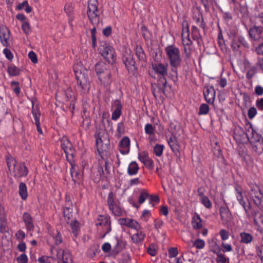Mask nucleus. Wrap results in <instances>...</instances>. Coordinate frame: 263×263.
Returning a JSON list of instances; mask_svg holds the SVG:
<instances>
[{"label": "nucleus", "mask_w": 263, "mask_h": 263, "mask_svg": "<svg viewBox=\"0 0 263 263\" xmlns=\"http://www.w3.org/2000/svg\"><path fill=\"white\" fill-rule=\"evenodd\" d=\"M166 58L168 61L172 76L177 79L178 70L181 67L182 59L180 49L174 45H170L164 48Z\"/></svg>", "instance_id": "nucleus-1"}, {"label": "nucleus", "mask_w": 263, "mask_h": 263, "mask_svg": "<svg viewBox=\"0 0 263 263\" xmlns=\"http://www.w3.org/2000/svg\"><path fill=\"white\" fill-rule=\"evenodd\" d=\"M73 71L78 84L80 85L83 89L87 88L89 82L87 70L83 66L81 61H78L74 64Z\"/></svg>", "instance_id": "nucleus-2"}, {"label": "nucleus", "mask_w": 263, "mask_h": 263, "mask_svg": "<svg viewBox=\"0 0 263 263\" xmlns=\"http://www.w3.org/2000/svg\"><path fill=\"white\" fill-rule=\"evenodd\" d=\"M247 138L251 144L253 150L258 154L263 152V139L250 125L248 129Z\"/></svg>", "instance_id": "nucleus-3"}, {"label": "nucleus", "mask_w": 263, "mask_h": 263, "mask_svg": "<svg viewBox=\"0 0 263 263\" xmlns=\"http://www.w3.org/2000/svg\"><path fill=\"white\" fill-rule=\"evenodd\" d=\"M100 53L109 64H113L117 59L116 53L112 47L106 42L101 43L99 49Z\"/></svg>", "instance_id": "nucleus-4"}, {"label": "nucleus", "mask_w": 263, "mask_h": 263, "mask_svg": "<svg viewBox=\"0 0 263 263\" xmlns=\"http://www.w3.org/2000/svg\"><path fill=\"white\" fill-rule=\"evenodd\" d=\"M95 70L99 79L102 83H108L110 81V71L105 63H97L95 65Z\"/></svg>", "instance_id": "nucleus-5"}, {"label": "nucleus", "mask_w": 263, "mask_h": 263, "mask_svg": "<svg viewBox=\"0 0 263 263\" xmlns=\"http://www.w3.org/2000/svg\"><path fill=\"white\" fill-rule=\"evenodd\" d=\"M87 16L93 25H97L99 22V16L98 11V2L97 0H90L88 2L87 11Z\"/></svg>", "instance_id": "nucleus-6"}, {"label": "nucleus", "mask_w": 263, "mask_h": 263, "mask_svg": "<svg viewBox=\"0 0 263 263\" xmlns=\"http://www.w3.org/2000/svg\"><path fill=\"white\" fill-rule=\"evenodd\" d=\"M96 224L98 230L103 232V237L111 231V228L110 218L106 215H99Z\"/></svg>", "instance_id": "nucleus-7"}, {"label": "nucleus", "mask_w": 263, "mask_h": 263, "mask_svg": "<svg viewBox=\"0 0 263 263\" xmlns=\"http://www.w3.org/2000/svg\"><path fill=\"white\" fill-rule=\"evenodd\" d=\"M251 190L249 193L250 197L253 200L254 203L257 206L263 205V194L260 191V187L256 184L250 185Z\"/></svg>", "instance_id": "nucleus-8"}, {"label": "nucleus", "mask_w": 263, "mask_h": 263, "mask_svg": "<svg viewBox=\"0 0 263 263\" xmlns=\"http://www.w3.org/2000/svg\"><path fill=\"white\" fill-rule=\"evenodd\" d=\"M114 197L113 193L109 192L107 199L109 209L115 216H121L123 213V210L119 204L115 202Z\"/></svg>", "instance_id": "nucleus-9"}, {"label": "nucleus", "mask_w": 263, "mask_h": 263, "mask_svg": "<svg viewBox=\"0 0 263 263\" xmlns=\"http://www.w3.org/2000/svg\"><path fill=\"white\" fill-rule=\"evenodd\" d=\"M182 30L181 33L182 42L183 46H190L192 42L190 37V30L188 23L184 21L182 24Z\"/></svg>", "instance_id": "nucleus-10"}, {"label": "nucleus", "mask_w": 263, "mask_h": 263, "mask_svg": "<svg viewBox=\"0 0 263 263\" xmlns=\"http://www.w3.org/2000/svg\"><path fill=\"white\" fill-rule=\"evenodd\" d=\"M122 60L128 70H132L135 68V61L133 59L132 51L129 49H125L123 54Z\"/></svg>", "instance_id": "nucleus-11"}, {"label": "nucleus", "mask_w": 263, "mask_h": 263, "mask_svg": "<svg viewBox=\"0 0 263 263\" xmlns=\"http://www.w3.org/2000/svg\"><path fill=\"white\" fill-rule=\"evenodd\" d=\"M235 196L237 201L243 207L247 216H249L248 210L247 208L246 202L244 198L242 189L239 186H236L235 188Z\"/></svg>", "instance_id": "nucleus-12"}, {"label": "nucleus", "mask_w": 263, "mask_h": 263, "mask_svg": "<svg viewBox=\"0 0 263 263\" xmlns=\"http://www.w3.org/2000/svg\"><path fill=\"white\" fill-rule=\"evenodd\" d=\"M152 68L155 73L164 77L167 74L168 65L158 63L152 65Z\"/></svg>", "instance_id": "nucleus-13"}, {"label": "nucleus", "mask_w": 263, "mask_h": 263, "mask_svg": "<svg viewBox=\"0 0 263 263\" xmlns=\"http://www.w3.org/2000/svg\"><path fill=\"white\" fill-rule=\"evenodd\" d=\"M130 150V139L127 137H123L120 142L119 151L123 155L127 154Z\"/></svg>", "instance_id": "nucleus-14"}, {"label": "nucleus", "mask_w": 263, "mask_h": 263, "mask_svg": "<svg viewBox=\"0 0 263 263\" xmlns=\"http://www.w3.org/2000/svg\"><path fill=\"white\" fill-rule=\"evenodd\" d=\"M139 160L143 163L146 168L152 170L154 167V162L145 152H143L138 156Z\"/></svg>", "instance_id": "nucleus-15"}, {"label": "nucleus", "mask_w": 263, "mask_h": 263, "mask_svg": "<svg viewBox=\"0 0 263 263\" xmlns=\"http://www.w3.org/2000/svg\"><path fill=\"white\" fill-rule=\"evenodd\" d=\"M119 223L121 225H124L137 230L140 229V226L136 220L129 218H120Z\"/></svg>", "instance_id": "nucleus-16"}, {"label": "nucleus", "mask_w": 263, "mask_h": 263, "mask_svg": "<svg viewBox=\"0 0 263 263\" xmlns=\"http://www.w3.org/2000/svg\"><path fill=\"white\" fill-rule=\"evenodd\" d=\"M203 94L204 97L208 103H212L215 97V92L214 88L213 86L209 87H204L203 89Z\"/></svg>", "instance_id": "nucleus-17"}, {"label": "nucleus", "mask_w": 263, "mask_h": 263, "mask_svg": "<svg viewBox=\"0 0 263 263\" xmlns=\"http://www.w3.org/2000/svg\"><path fill=\"white\" fill-rule=\"evenodd\" d=\"M28 172V168L24 163L16 165L13 170L14 176L18 178L27 176Z\"/></svg>", "instance_id": "nucleus-18"}, {"label": "nucleus", "mask_w": 263, "mask_h": 263, "mask_svg": "<svg viewBox=\"0 0 263 263\" xmlns=\"http://www.w3.org/2000/svg\"><path fill=\"white\" fill-rule=\"evenodd\" d=\"M9 30L4 25L0 27V39L4 46H8L7 40L10 36Z\"/></svg>", "instance_id": "nucleus-19"}, {"label": "nucleus", "mask_w": 263, "mask_h": 263, "mask_svg": "<svg viewBox=\"0 0 263 263\" xmlns=\"http://www.w3.org/2000/svg\"><path fill=\"white\" fill-rule=\"evenodd\" d=\"M155 128L151 124L147 123L144 127V131L148 135V140L150 142L156 141V136L155 134Z\"/></svg>", "instance_id": "nucleus-20"}, {"label": "nucleus", "mask_w": 263, "mask_h": 263, "mask_svg": "<svg viewBox=\"0 0 263 263\" xmlns=\"http://www.w3.org/2000/svg\"><path fill=\"white\" fill-rule=\"evenodd\" d=\"M248 130L246 133L241 127L237 126L234 128V138L238 142L242 141L246 137H247Z\"/></svg>", "instance_id": "nucleus-21"}, {"label": "nucleus", "mask_w": 263, "mask_h": 263, "mask_svg": "<svg viewBox=\"0 0 263 263\" xmlns=\"http://www.w3.org/2000/svg\"><path fill=\"white\" fill-rule=\"evenodd\" d=\"M23 219L27 230L29 231H33L34 226L31 215L27 212L24 213L23 215Z\"/></svg>", "instance_id": "nucleus-22"}, {"label": "nucleus", "mask_w": 263, "mask_h": 263, "mask_svg": "<svg viewBox=\"0 0 263 263\" xmlns=\"http://www.w3.org/2000/svg\"><path fill=\"white\" fill-rule=\"evenodd\" d=\"M220 213L221 220L226 223H228L232 219V215L228 208L221 207L220 209Z\"/></svg>", "instance_id": "nucleus-23"}, {"label": "nucleus", "mask_w": 263, "mask_h": 263, "mask_svg": "<svg viewBox=\"0 0 263 263\" xmlns=\"http://www.w3.org/2000/svg\"><path fill=\"white\" fill-rule=\"evenodd\" d=\"M192 17L199 27L202 28H204L202 14L198 10H195L193 11Z\"/></svg>", "instance_id": "nucleus-24"}, {"label": "nucleus", "mask_w": 263, "mask_h": 263, "mask_svg": "<svg viewBox=\"0 0 263 263\" xmlns=\"http://www.w3.org/2000/svg\"><path fill=\"white\" fill-rule=\"evenodd\" d=\"M262 29L260 27L253 26L250 28L249 34L254 40L259 39L260 37Z\"/></svg>", "instance_id": "nucleus-25"}, {"label": "nucleus", "mask_w": 263, "mask_h": 263, "mask_svg": "<svg viewBox=\"0 0 263 263\" xmlns=\"http://www.w3.org/2000/svg\"><path fill=\"white\" fill-rule=\"evenodd\" d=\"M96 144L98 151L99 153H102L104 151H105V148L107 147V143H106L105 145L103 144L104 140L100 136V134L96 135Z\"/></svg>", "instance_id": "nucleus-26"}, {"label": "nucleus", "mask_w": 263, "mask_h": 263, "mask_svg": "<svg viewBox=\"0 0 263 263\" xmlns=\"http://www.w3.org/2000/svg\"><path fill=\"white\" fill-rule=\"evenodd\" d=\"M167 142L170 148L173 152L178 151L179 145L176 135H172Z\"/></svg>", "instance_id": "nucleus-27"}, {"label": "nucleus", "mask_w": 263, "mask_h": 263, "mask_svg": "<svg viewBox=\"0 0 263 263\" xmlns=\"http://www.w3.org/2000/svg\"><path fill=\"white\" fill-rule=\"evenodd\" d=\"M145 237V234L142 232L139 231L132 235L131 238L133 242L138 243L142 242Z\"/></svg>", "instance_id": "nucleus-28"}, {"label": "nucleus", "mask_w": 263, "mask_h": 263, "mask_svg": "<svg viewBox=\"0 0 263 263\" xmlns=\"http://www.w3.org/2000/svg\"><path fill=\"white\" fill-rule=\"evenodd\" d=\"M115 103L116 105V109L112 114L111 119L113 120H117L120 117L122 106L120 103L117 100L115 102Z\"/></svg>", "instance_id": "nucleus-29"}, {"label": "nucleus", "mask_w": 263, "mask_h": 263, "mask_svg": "<svg viewBox=\"0 0 263 263\" xmlns=\"http://www.w3.org/2000/svg\"><path fill=\"white\" fill-rule=\"evenodd\" d=\"M139 168L137 163L135 161H132L128 165L127 173L130 176L135 175L138 173Z\"/></svg>", "instance_id": "nucleus-30"}, {"label": "nucleus", "mask_w": 263, "mask_h": 263, "mask_svg": "<svg viewBox=\"0 0 263 263\" xmlns=\"http://www.w3.org/2000/svg\"><path fill=\"white\" fill-rule=\"evenodd\" d=\"M192 224L193 228L195 229H199L202 227V220L199 215L196 214L193 217Z\"/></svg>", "instance_id": "nucleus-31"}, {"label": "nucleus", "mask_w": 263, "mask_h": 263, "mask_svg": "<svg viewBox=\"0 0 263 263\" xmlns=\"http://www.w3.org/2000/svg\"><path fill=\"white\" fill-rule=\"evenodd\" d=\"M6 161L9 171H13L16 165L17 162L15 159L11 156L8 155L6 157Z\"/></svg>", "instance_id": "nucleus-32"}, {"label": "nucleus", "mask_w": 263, "mask_h": 263, "mask_svg": "<svg viewBox=\"0 0 263 263\" xmlns=\"http://www.w3.org/2000/svg\"><path fill=\"white\" fill-rule=\"evenodd\" d=\"M68 95L70 97L69 109L72 111L74 109V103L76 102L75 93L72 92L71 89H67V98L68 97Z\"/></svg>", "instance_id": "nucleus-33"}, {"label": "nucleus", "mask_w": 263, "mask_h": 263, "mask_svg": "<svg viewBox=\"0 0 263 263\" xmlns=\"http://www.w3.org/2000/svg\"><path fill=\"white\" fill-rule=\"evenodd\" d=\"M70 227L73 234L77 237L80 230L79 222L76 220H71L70 223Z\"/></svg>", "instance_id": "nucleus-34"}, {"label": "nucleus", "mask_w": 263, "mask_h": 263, "mask_svg": "<svg viewBox=\"0 0 263 263\" xmlns=\"http://www.w3.org/2000/svg\"><path fill=\"white\" fill-rule=\"evenodd\" d=\"M240 242L243 243H249L253 240L252 236L247 232H241L240 233Z\"/></svg>", "instance_id": "nucleus-35"}, {"label": "nucleus", "mask_w": 263, "mask_h": 263, "mask_svg": "<svg viewBox=\"0 0 263 263\" xmlns=\"http://www.w3.org/2000/svg\"><path fill=\"white\" fill-rule=\"evenodd\" d=\"M19 195L23 200H26L28 197L27 187L25 183L21 182L19 185Z\"/></svg>", "instance_id": "nucleus-36"}, {"label": "nucleus", "mask_w": 263, "mask_h": 263, "mask_svg": "<svg viewBox=\"0 0 263 263\" xmlns=\"http://www.w3.org/2000/svg\"><path fill=\"white\" fill-rule=\"evenodd\" d=\"M208 243L210 249L212 252L214 253H218L220 252L219 246L214 239L209 240Z\"/></svg>", "instance_id": "nucleus-37"}, {"label": "nucleus", "mask_w": 263, "mask_h": 263, "mask_svg": "<svg viewBox=\"0 0 263 263\" xmlns=\"http://www.w3.org/2000/svg\"><path fill=\"white\" fill-rule=\"evenodd\" d=\"M136 54L140 61H145L146 60V55L141 46H137L136 49Z\"/></svg>", "instance_id": "nucleus-38"}, {"label": "nucleus", "mask_w": 263, "mask_h": 263, "mask_svg": "<svg viewBox=\"0 0 263 263\" xmlns=\"http://www.w3.org/2000/svg\"><path fill=\"white\" fill-rule=\"evenodd\" d=\"M32 113L35 121V124H40V118L41 114L38 109L37 106L34 107V105H32Z\"/></svg>", "instance_id": "nucleus-39"}, {"label": "nucleus", "mask_w": 263, "mask_h": 263, "mask_svg": "<svg viewBox=\"0 0 263 263\" xmlns=\"http://www.w3.org/2000/svg\"><path fill=\"white\" fill-rule=\"evenodd\" d=\"M164 148L163 145L157 144L154 147L153 153L157 157H160L162 155Z\"/></svg>", "instance_id": "nucleus-40"}, {"label": "nucleus", "mask_w": 263, "mask_h": 263, "mask_svg": "<svg viewBox=\"0 0 263 263\" xmlns=\"http://www.w3.org/2000/svg\"><path fill=\"white\" fill-rule=\"evenodd\" d=\"M67 159H69V156L67 154ZM68 161H69V163L71 166V168L70 169L71 176L72 178H73L74 176H76L78 174V173H77L78 166L77 165L75 164V163H74L73 161H70L69 160H68Z\"/></svg>", "instance_id": "nucleus-41"}, {"label": "nucleus", "mask_w": 263, "mask_h": 263, "mask_svg": "<svg viewBox=\"0 0 263 263\" xmlns=\"http://www.w3.org/2000/svg\"><path fill=\"white\" fill-rule=\"evenodd\" d=\"M257 213H255L254 216V224L258 227H260L261 226H263V215L260 214L258 217H255Z\"/></svg>", "instance_id": "nucleus-42"}, {"label": "nucleus", "mask_w": 263, "mask_h": 263, "mask_svg": "<svg viewBox=\"0 0 263 263\" xmlns=\"http://www.w3.org/2000/svg\"><path fill=\"white\" fill-rule=\"evenodd\" d=\"M193 246L198 249H202L205 246V242L202 239H197L193 242Z\"/></svg>", "instance_id": "nucleus-43"}, {"label": "nucleus", "mask_w": 263, "mask_h": 263, "mask_svg": "<svg viewBox=\"0 0 263 263\" xmlns=\"http://www.w3.org/2000/svg\"><path fill=\"white\" fill-rule=\"evenodd\" d=\"M200 200L202 204H203L207 208H211L212 206V203L209 199L205 196L202 195L200 197Z\"/></svg>", "instance_id": "nucleus-44"}, {"label": "nucleus", "mask_w": 263, "mask_h": 263, "mask_svg": "<svg viewBox=\"0 0 263 263\" xmlns=\"http://www.w3.org/2000/svg\"><path fill=\"white\" fill-rule=\"evenodd\" d=\"M8 72L10 76H15L20 73V69L14 65H11L8 67Z\"/></svg>", "instance_id": "nucleus-45"}, {"label": "nucleus", "mask_w": 263, "mask_h": 263, "mask_svg": "<svg viewBox=\"0 0 263 263\" xmlns=\"http://www.w3.org/2000/svg\"><path fill=\"white\" fill-rule=\"evenodd\" d=\"M148 197L149 195L147 191L145 190H142L140 192V196L138 199L139 203H143Z\"/></svg>", "instance_id": "nucleus-46"}, {"label": "nucleus", "mask_w": 263, "mask_h": 263, "mask_svg": "<svg viewBox=\"0 0 263 263\" xmlns=\"http://www.w3.org/2000/svg\"><path fill=\"white\" fill-rule=\"evenodd\" d=\"M209 111V105L206 104H202L199 107L198 114L199 115H206Z\"/></svg>", "instance_id": "nucleus-47"}, {"label": "nucleus", "mask_w": 263, "mask_h": 263, "mask_svg": "<svg viewBox=\"0 0 263 263\" xmlns=\"http://www.w3.org/2000/svg\"><path fill=\"white\" fill-rule=\"evenodd\" d=\"M170 129L173 132L172 135H176L177 133L181 130L180 126L176 123H171L170 124Z\"/></svg>", "instance_id": "nucleus-48"}, {"label": "nucleus", "mask_w": 263, "mask_h": 263, "mask_svg": "<svg viewBox=\"0 0 263 263\" xmlns=\"http://www.w3.org/2000/svg\"><path fill=\"white\" fill-rule=\"evenodd\" d=\"M219 235L222 240H226L229 237V233L225 229H221L219 231Z\"/></svg>", "instance_id": "nucleus-49"}, {"label": "nucleus", "mask_w": 263, "mask_h": 263, "mask_svg": "<svg viewBox=\"0 0 263 263\" xmlns=\"http://www.w3.org/2000/svg\"><path fill=\"white\" fill-rule=\"evenodd\" d=\"M96 28L95 27H93L90 30L91 36L92 39V45L93 47L96 46Z\"/></svg>", "instance_id": "nucleus-50"}, {"label": "nucleus", "mask_w": 263, "mask_h": 263, "mask_svg": "<svg viewBox=\"0 0 263 263\" xmlns=\"http://www.w3.org/2000/svg\"><path fill=\"white\" fill-rule=\"evenodd\" d=\"M8 228L7 226L6 222L4 220V219H1L0 222V232L2 233H5L6 232H8Z\"/></svg>", "instance_id": "nucleus-51"}, {"label": "nucleus", "mask_w": 263, "mask_h": 263, "mask_svg": "<svg viewBox=\"0 0 263 263\" xmlns=\"http://www.w3.org/2000/svg\"><path fill=\"white\" fill-rule=\"evenodd\" d=\"M147 252L152 256H155L157 252L155 245L151 244L147 249Z\"/></svg>", "instance_id": "nucleus-52"}, {"label": "nucleus", "mask_w": 263, "mask_h": 263, "mask_svg": "<svg viewBox=\"0 0 263 263\" xmlns=\"http://www.w3.org/2000/svg\"><path fill=\"white\" fill-rule=\"evenodd\" d=\"M11 85L13 87V91L16 94L18 95L20 92V87L19 86V83L16 81H12L11 83Z\"/></svg>", "instance_id": "nucleus-53"}, {"label": "nucleus", "mask_w": 263, "mask_h": 263, "mask_svg": "<svg viewBox=\"0 0 263 263\" xmlns=\"http://www.w3.org/2000/svg\"><path fill=\"white\" fill-rule=\"evenodd\" d=\"M22 28L26 35L28 34L31 31V28L28 22H24L22 25Z\"/></svg>", "instance_id": "nucleus-54"}, {"label": "nucleus", "mask_w": 263, "mask_h": 263, "mask_svg": "<svg viewBox=\"0 0 263 263\" xmlns=\"http://www.w3.org/2000/svg\"><path fill=\"white\" fill-rule=\"evenodd\" d=\"M178 254L177 248H171L168 250V256L170 258L175 257Z\"/></svg>", "instance_id": "nucleus-55"}, {"label": "nucleus", "mask_w": 263, "mask_h": 263, "mask_svg": "<svg viewBox=\"0 0 263 263\" xmlns=\"http://www.w3.org/2000/svg\"><path fill=\"white\" fill-rule=\"evenodd\" d=\"M256 114V109L254 107H252L248 110V116L249 119H252L255 116Z\"/></svg>", "instance_id": "nucleus-56"}, {"label": "nucleus", "mask_w": 263, "mask_h": 263, "mask_svg": "<svg viewBox=\"0 0 263 263\" xmlns=\"http://www.w3.org/2000/svg\"><path fill=\"white\" fill-rule=\"evenodd\" d=\"M192 37L194 40L197 39L199 35V30L197 27L192 26Z\"/></svg>", "instance_id": "nucleus-57"}, {"label": "nucleus", "mask_w": 263, "mask_h": 263, "mask_svg": "<svg viewBox=\"0 0 263 263\" xmlns=\"http://www.w3.org/2000/svg\"><path fill=\"white\" fill-rule=\"evenodd\" d=\"M28 57L33 63L35 64L37 62V59L36 55L35 53L33 51H30L28 53Z\"/></svg>", "instance_id": "nucleus-58"}, {"label": "nucleus", "mask_w": 263, "mask_h": 263, "mask_svg": "<svg viewBox=\"0 0 263 263\" xmlns=\"http://www.w3.org/2000/svg\"><path fill=\"white\" fill-rule=\"evenodd\" d=\"M15 236L17 239L22 241L25 238V234L22 230H20L16 233Z\"/></svg>", "instance_id": "nucleus-59"}, {"label": "nucleus", "mask_w": 263, "mask_h": 263, "mask_svg": "<svg viewBox=\"0 0 263 263\" xmlns=\"http://www.w3.org/2000/svg\"><path fill=\"white\" fill-rule=\"evenodd\" d=\"M221 246L223 248L222 251L223 252H231L232 250V247L231 245L226 243L224 242H222Z\"/></svg>", "instance_id": "nucleus-60"}, {"label": "nucleus", "mask_w": 263, "mask_h": 263, "mask_svg": "<svg viewBox=\"0 0 263 263\" xmlns=\"http://www.w3.org/2000/svg\"><path fill=\"white\" fill-rule=\"evenodd\" d=\"M17 261L20 263H26L28 261V257L25 254H24V253L22 254L17 258Z\"/></svg>", "instance_id": "nucleus-61"}, {"label": "nucleus", "mask_w": 263, "mask_h": 263, "mask_svg": "<svg viewBox=\"0 0 263 263\" xmlns=\"http://www.w3.org/2000/svg\"><path fill=\"white\" fill-rule=\"evenodd\" d=\"M3 52H4V53L5 54L6 57L8 60H12V59L13 58V55L9 49L6 48L4 50Z\"/></svg>", "instance_id": "nucleus-62"}, {"label": "nucleus", "mask_w": 263, "mask_h": 263, "mask_svg": "<svg viewBox=\"0 0 263 263\" xmlns=\"http://www.w3.org/2000/svg\"><path fill=\"white\" fill-rule=\"evenodd\" d=\"M257 255L259 256L261 262L263 263V245L258 248Z\"/></svg>", "instance_id": "nucleus-63"}, {"label": "nucleus", "mask_w": 263, "mask_h": 263, "mask_svg": "<svg viewBox=\"0 0 263 263\" xmlns=\"http://www.w3.org/2000/svg\"><path fill=\"white\" fill-rule=\"evenodd\" d=\"M256 105L258 109L263 110V98L256 101Z\"/></svg>", "instance_id": "nucleus-64"}]
</instances>
